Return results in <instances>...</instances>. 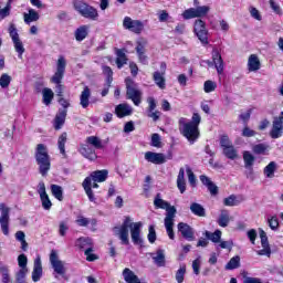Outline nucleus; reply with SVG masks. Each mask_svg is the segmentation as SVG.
I'll return each mask as SVG.
<instances>
[{
	"mask_svg": "<svg viewBox=\"0 0 283 283\" xmlns=\"http://www.w3.org/2000/svg\"><path fill=\"white\" fill-rule=\"evenodd\" d=\"M75 224H77V227H90V224L92 227H96L97 221L96 219H90V218H85L84 216H77L75 220Z\"/></svg>",
	"mask_w": 283,
	"mask_h": 283,
	"instance_id": "7c9ffc66",
	"label": "nucleus"
},
{
	"mask_svg": "<svg viewBox=\"0 0 283 283\" xmlns=\"http://www.w3.org/2000/svg\"><path fill=\"white\" fill-rule=\"evenodd\" d=\"M75 247H77V249H92V239L80 238L75 241Z\"/></svg>",
	"mask_w": 283,
	"mask_h": 283,
	"instance_id": "a19ab883",
	"label": "nucleus"
},
{
	"mask_svg": "<svg viewBox=\"0 0 283 283\" xmlns=\"http://www.w3.org/2000/svg\"><path fill=\"white\" fill-rule=\"evenodd\" d=\"M154 81L160 90H165V73L155 72L154 73Z\"/></svg>",
	"mask_w": 283,
	"mask_h": 283,
	"instance_id": "603ef678",
	"label": "nucleus"
},
{
	"mask_svg": "<svg viewBox=\"0 0 283 283\" xmlns=\"http://www.w3.org/2000/svg\"><path fill=\"white\" fill-rule=\"evenodd\" d=\"M177 188L180 193H185L187 191V181L185 180V168L179 169V174L177 176Z\"/></svg>",
	"mask_w": 283,
	"mask_h": 283,
	"instance_id": "cd10ccee",
	"label": "nucleus"
},
{
	"mask_svg": "<svg viewBox=\"0 0 283 283\" xmlns=\"http://www.w3.org/2000/svg\"><path fill=\"white\" fill-rule=\"evenodd\" d=\"M153 260L157 266H165V250H157V252L153 254Z\"/></svg>",
	"mask_w": 283,
	"mask_h": 283,
	"instance_id": "c9c22d12",
	"label": "nucleus"
},
{
	"mask_svg": "<svg viewBox=\"0 0 283 283\" xmlns=\"http://www.w3.org/2000/svg\"><path fill=\"white\" fill-rule=\"evenodd\" d=\"M178 231L181 233L182 238L188 240V242H193L196 240V237L193 235V229L191 226L180 222L177 226Z\"/></svg>",
	"mask_w": 283,
	"mask_h": 283,
	"instance_id": "f3484780",
	"label": "nucleus"
},
{
	"mask_svg": "<svg viewBox=\"0 0 283 283\" xmlns=\"http://www.w3.org/2000/svg\"><path fill=\"white\" fill-rule=\"evenodd\" d=\"M275 171H277V164L275 161H271L263 169V174H264L265 178H275Z\"/></svg>",
	"mask_w": 283,
	"mask_h": 283,
	"instance_id": "72a5a7b5",
	"label": "nucleus"
},
{
	"mask_svg": "<svg viewBox=\"0 0 283 283\" xmlns=\"http://www.w3.org/2000/svg\"><path fill=\"white\" fill-rule=\"evenodd\" d=\"M176 217H174L172 212H170L168 214V217L165 218V228H166V231H167L170 240H174V238H175V234H174V219Z\"/></svg>",
	"mask_w": 283,
	"mask_h": 283,
	"instance_id": "a878e982",
	"label": "nucleus"
},
{
	"mask_svg": "<svg viewBox=\"0 0 283 283\" xmlns=\"http://www.w3.org/2000/svg\"><path fill=\"white\" fill-rule=\"evenodd\" d=\"M42 98L44 105H50L54 99V92L52 91V88H43Z\"/></svg>",
	"mask_w": 283,
	"mask_h": 283,
	"instance_id": "79ce46f5",
	"label": "nucleus"
},
{
	"mask_svg": "<svg viewBox=\"0 0 283 283\" xmlns=\"http://www.w3.org/2000/svg\"><path fill=\"white\" fill-rule=\"evenodd\" d=\"M40 200L42 202V208L45 211H50L52 209V201L50 200V196L42 195V197H40Z\"/></svg>",
	"mask_w": 283,
	"mask_h": 283,
	"instance_id": "4d7b16f0",
	"label": "nucleus"
},
{
	"mask_svg": "<svg viewBox=\"0 0 283 283\" xmlns=\"http://www.w3.org/2000/svg\"><path fill=\"white\" fill-rule=\"evenodd\" d=\"M223 155L226 158H229V160H235V158H238V149H235L233 145L229 146L223 149Z\"/></svg>",
	"mask_w": 283,
	"mask_h": 283,
	"instance_id": "a18cd8bd",
	"label": "nucleus"
},
{
	"mask_svg": "<svg viewBox=\"0 0 283 283\" xmlns=\"http://www.w3.org/2000/svg\"><path fill=\"white\" fill-rule=\"evenodd\" d=\"M0 227L3 235H10V207L0 203Z\"/></svg>",
	"mask_w": 283,
	"mask_h": 283,
	"instance_id": "1a4fd4ad",
	"label": "nucleus"
},
{
	"mask_svg": "<svg viewBox=\"0 0 283 283\" xmlns=\"http://www.w3.org/2000/svg\"><path fill=\"white\" fill-rule=\"evenodd\" d=\"M136 52L140 63H144L145 65L147 63V56L145 55V42H137Z\"/></svg>",
	"mask_w": 283,
	"mask_h": 283,
	"instance_id": "ea45409f",
	"label": "nucleus"
},
{
	"mask_svg": "<svg viewBox=\"0 0 283 283\" xmlns=\"http://www.w3.org/2000/svg\"><path fill=\"white\" fill-rule=\"evenodd\" d=\"M123 277L127 283H143L140 279L129 268L124 269Z\"/></svg>",
	"mask_w": 283,
	"mask_h": 283,
	"instance_id": "bb28decb",
	"label": "nucleus"
},
{
	"mask_svg": "<svg viewBox=\"0 0 283 283\" xmlns=\"http://www.w3.org/2000/svg\"><path fill=\"white\" fill-rule=\"evenodd\" d=\"M124 30L134 32V34H140L145 30V24L140 20H134L130 17H125L123 20Z\"/></svg>",
	"mask_w": 283,
	"mask_h": 283,
	"instance_id": "9b49d317",
	"label": "nucleus"
},
{
	"mask_svg": "<svg viewBox=\"0 0 283 283\" xmlns=\"http://www.w3.org/2000/svg\"><path fill=\"white\" fill-rule=\"evenodd\" d=\"M154 205L157 209H165L167 211L166 218L169 216V213H172V218H176V207L169 205V202L163 200L160 198V195H157V197L154 200Z\"/></svg>",
	"mask_w": 283,
	"mask_h": 283,
	"instance_id": "dca6fc26",
	"label": "nucleus"
},
{
	"mask_svg": "<svg viewBox=\"0 0 283 283\" xmlns=\"http://www.w3.org/2000/svg\"><path fill=\"white\" fill-rule=\"evenodd\" d=\"M133 109L128 104H119L115 108V114L118 118H125V116H130Z\"/></svg>",
	"mask_w": 283,
	"mask_h": 283,
	"instance_id": "393cba45",
	"label": "nucleus"
},
{
	"mask_svg": "<svg viewBox=\"0 0 283 283\" xmlns=\"http://www.w3.org/2000/svg\"><path fill=\"white\" fill-rule=\"evenodd\" d=\"M125 84H126L127 98L133 101L134 105L136 106L140 105L142 98H143V92L138 90V84H136V82H134V80L129 77L125 80Z\"/></svg>",
	"mask_w": 283,
	"mask_h": 283,
	"instance_id": "423d86ee",
	"label": "nucleus"
},
{
	"mask_svg": "<svg viewBox=\"0 0 283 283\" xmlns=\"http://www.w3.org/2000/svg\"><path fill=\"white\" fill-rule=\"evenodd\" d=\"M50 263L52 269L54 270V273L57 275H64L66 270H65V262L61 261L59 259V253L56 250H52L50 253Z\"/></svg>",
	"mask_w": 283,
	"mask_h": 283,
	"instance_id": "f8f14e48",
	"label": "nucleus"
},
{
	"mask_svg": "<svg viewBox=\"0 0 283 283\" xmlns=\"http://www.w3.org/2000/svg\"><path fill=\"white\" fill-rule=\"evenodd\" d=\"M249 12L252 19H255L256 21H262V13H260V10H258V8L250 7Z\"/></svg>",
	"mask_w": 283,
	"mask_h": 283,
	"instance_id": "052dcab7",
	"label": "nucleus"
},
{
	"mask_svg": "<svg viewBox=\"0 0 283 283\" xmlns=\"http://www.w3.org/2000/svg\"><path fill=\"white\" fill-rule=\"evenodd\" d=\"M27 275H28V269L20 268V270L15 273L17 282L25 281Z\"/></svg>",
	"mask_w": 283,
	"mask_h": 283,
	"instance_id": "680f3d73",
	"label": "nucleus"
},
{
	"mask_svg": "<svg viewBox=\"0 0 283 283\" xmlns=\"http://www.w3.org/2000/svg\"><path fill=\"white\" fill-rule=\"evenodd\" d=\"M217 222L219 227H229V223L231 222V214L229 213V211L222 210Z\"/></svg>",
	"mask_w": 283,
	"mask_h": 283,
	"instance_id": "473e14b6",
	"label": "nucleus"
},
{
	"mask_svg": "<svg viewBox=\"0 0 283 283\" xmlns=\"http://www.w3.org/2000/svg\"><path fill=\"white\" fill-rule=\"evenodd\" d=\"M18 264L20 269H28V256H25V254H20L18 256Z\"/></svg>",
	"mask_w": 283,
	"mask_h": 283,
	"instance_id": "338daca9",
	"label": "nucleus"
},
{
	"mask_svg": "<svg viewBox=\"0 0 283 283\" xmlns=\"http://www.w3.org/2000/svg\"><path fill=\"white\" fill-rule=\"evenodd\" d=\"M212 61L218 74H222L224 72V62L222 61V55L218 49L212 50Z\"/></svg>",
	"mask_w": 283,
	"mask_h": 283,
	"instance_id": "6ab92c4d",
	"label": "nucleus"
},
{
	"mask_svg": "<svg viewBox=\"0 0 283 283\" xmlns=\"http://www.w3.org/2000/svg\"><path fill=\"white\" fill-rule=\"evenodd\" d=\"M86 143L95 147V149H103V142L96 136H90L86 138Z\"/></svg>",
	"mask_w": 283,
	"mask_h": 283,
	"instance_id": "8fccbe9b",
	"label": "nucleus"
},
{
	"mask_svg": "<svg viewBox=\"0 0 283 283\" xmlns=\"http://www.w3.org/2000/svg\"><path fill=\"white\" fill-rule=\"evenodd\" d=\"M144 158L146 163H151V165H165L167 163V157L163 153L146 151Z\"/></svg>",
	"mask_w": 283,
	"mask_h": 283,
	"instance_id": "4468645a",
	"label": "nucleus"
},
{
	"mask_svg": "<svg viewBox=\"0 0 283 283\" xmlns=\"http://www.w3.org/2000/svg\"><path fill=\"white\" fill-rule=\"evenodd\" d=\"M240 268V258L233 256L226 265L227 271H233V269H239Z\"/></svg>",
	"mask_w": 283,
	"mask_h": 283,
	"instance_id": "864d4df0",
	"label": "nucleus"
},
{
	"mask_svg": "<svg viewBox=\"0 0 283 283\" xmlns=\"http://www.w3.org/2000/svg\"><path fill=\"white\" fill-rule=\"evenodd\" d=\"M220 145H221L222 149H227L228 147L233 146V143H231L229 135H221Z\"/></svg>",
	"mask_w": 283,
	"mask_h": 283,
	"instance_id": "13d9d810",
	"label": "nucleus"
},
{
	"mask_svg": "<svg viewBox=\"0 0 283 283\" xmlns=\"http://www.w3.org/2000/svg\"><path fill=\"white\" fill-rule=\"evenodd\" d=\"M283 134V124L280 123V120L274 119L272 123V128L270 130V136L274 139L282 138Z\"/></svg>",
	"mask_w": 283,
	"mask_h": 283,
	"instance_id": "5701e85b",
	"label": "nucleus"
},
{
	"mask_svg": "<svg viewBox=\"0 0 283 283\" xmlns=\"http://www.w3.org/2000/svg\"><path fill=\"white\" fill-rule=\"evenodd\" d=\"M66 65L67 61L64 56L60 55L56 62V72L51 78L52 83H55V85L61 84V81H63V75L65 74Z\"/></svg>",
	"mask_w": 283,
	"mask_h": 283,
	"instance_id": "ddd939ff",
	"label": "nucleus"
},
{
	"mask_svg": "<svg viewBox=\"0 0 283 283\" xmlns=\"http://www.w3.org/2000/svg\"><path fill=\"white\" fill-rule=\"evenodd\" d=\"M92 97V90L88 86H84L83 91L80 94V105L83 109L90 107V98Z\"/></svg>",
	"mask_w": 283,
	"mask_h": 283,
	"instance_id": "aec40b11",
	"label": "nucleus"
},
{
	"mask_svg": "<svg viewBox=\"0 0 283 283\" xmlns=\"http://www.w3.org/2000/svg\"><path fill=\"white\" fill-rule=\"evenodd\" d=\"M67 116V112L61 111L54 119V127L55 129H61L63 125H65V117Z\"/></svg>",
	"mask_w": 283,
	"mask_h": 283,
	"instance_id": "e433bc0d",
	"label": "nucleus"
},
{
	"mask_svg": "<svg viewBox=\"0 0 283 283\" xmlns=\"http://www.w3.org/2000/svg\"><path fill=\"white\" fill-rule=\"evenodd\" d=\"M87 34H90V25L87 24L78 27L74 32L76 41H85V39H87Z\"/></svg>",
	"mask_w": 283,
	"mask_h": 283,
	"instance_id": "b1692460",
	"label": "nucleus"
},
{
	"mask_svg": "<svg viewBox=\"0 0 283 283\" xmlns=\"http://www.w3.org/2000/svg\"><path fill=\"white\" fill-rule=\"evenodd\" d=\"M261 239V250L256 251L258 255H265V258H271V245L269 244V237H266V232L264 230L260 231Z\"/></svg>",
	"mask_w": 283,
	"mask_h": 283,
	"instance_id": "2eb2a0df",
	"label": "nucleus"
},
{
	"mask_svg": "<svg viewBox=\"0 0 283 283\" xmlns=\"http://www.w3.org/2000/svg\"><path fill=\"white\" fill-rule=\"evenodd\" d=\"M73 8L81 14V17H84V19H90L91 21H96V19H98V10L83 0H74Z\"/></svg>",
	"mask_w": 283,
	"mask_h": 283,
	"instance_id": "39448f33",
	"label": "nucleus"
},
{
	"mask_svg": "<svg viewBox=\"0 0 283 283\" xmlns=\"http://www.w3.org/2000/svg\"><path fill=\"white\" fill-rule=\"evenodd\" d=\"M129 231L133 242L135 244H140L143 242V238L140 237L143 222H134L132 218L125 217L123 224L114 228L115 235L119 238L122 244L126 245L129 244Z\"/></svg>",
	"mask_w": 283,
	"mask_h": 283,
	"instance_id": "f257e3e1",
	"label": "nucleus"
},
{
	"mask_svg": "<svg viewBox=\"0 0 283 283\" xmlns=\"http://www.w3.org/2000/svg\"><path fill=\"white\" fill-rule=\"evenodd\" d=\"M262 67L260 62V57L256 54H251L248 59V71L249 72H258Z\"/></svg>",
	"mask_w": 283,
	"mask_h": 283,
	"instance_id": "412c9836",
	"label": "nucleus"
},
{
	"mask_svg": "<svg viewBox=\"0 0 283 283\" xmlns=\"http://www.w3.org/2000/svg\"><path fill=\"white\" fill-rule=\"evenodd\" d=\"M0 273L2 275V283H12L10 279V269L8 265L0 262Z\"/></svg>",
	"mask_w": 283,
	"mask_h": 283,
	"instance_id": "4c0bfd02",
	"label": "nucleus"
},
{
	"mask_svg": "<svg viewBox=\"0 0 283 283\" xmlns=\"http://www.w3.org/2000/svg\"><path fill=\"white\" fill-rule=\"evenodd\" d=\"M211 8L209 6H201L197 8H190L182 12V18L186 20L189 19H202V17H207Z\"/></svg>",
	"mask_w": 283,
	"mask_h": 283,
	"instance_id": "9d476101",
	"label": "nucleus"
},
{
	"mask_svg": "<svg viewBox=\"0 0 283 283\" xmlns=\"http://www.w3.org/2000/svg\"><path fill=\"white\" fill-rule=\"evenodd\" d=\"M186 174L188 176V182L192 186L196 187V175L193 174V170L189 166L186 167Z\"/></svg>",
	"mask_w": 283,
	"mask_h": 283,
	"instance_id": "bf43d9fd",
	"label": "nucleus"
},
{
	"mask_svg": "<svg viewBox=\"0 0 283 283\" xmlns=\"http://www.w3.org/2000/svg\"><path fill=\"white\" fill-rule=\"evenodd\" d=\"M269 3L274 14L282 15V8L276 3L275 0H270Z\"/></svg>",
	"mask_w": 283,
	"mask_h": 283,
	"instance_id": "0e129e2a",
	"label": "nucleus"
},
{
	"mask_svg": "<svg viewBox=\"0 0 283 283\" xmlns=\"http://www.w3.org/2000/svg\"><path fill=\"white\" fill-rule=\"evenodd\" d=\"M23 19H24V23H27V25H30V23H34L39 21L40 15H39V12H36V10L29 9V12L23 14Z\"/></svg>",
	"mask_w": 283,
	"mask_h": 283,
	"instance_id": "c756f323",
	"label": "nucleus"
},
{
	"mask_svg": "<svg viewBox=\"0 0 283 283\" xmlns=\"http://www.w3.org/2000/svg\"><path fill=\"white\" fill-rule=\"evenodd\" d=\"M266 222L272 231H277L280 229V220L277 219V216L268 217Z\"/></svg>",
	"mask_w": 283,
	"mask_h": 283,
	"instance_id": "de8ad7c7",
	"label": "nucleus"
},
{
	"mask_svg": "<svg viewBox=\"0 0 283 283\" xmlns=\"http://www.w3.org/2000/svg\"><path fill=\"white\" fill-rule=\"evenodd\" d=\"M80 154L87 158L88 160H96V151L87 145H83L80 148Z\"/></svg>",
	"mask_w": 283,
	"mask_h": 283,
	"instance_id": "c85d7f7f",
	"label": "nucleus"
},
{
	"mask_svg": "<svg viewBox=\"0 0 283 283\" xmlns=\"http://www.w3.org/2000/svg\"><path fill=\"white\" fill-rule=\"evenodd\" d=\"M65 143H67V133H62L57 139V147L62 156H65Z\"/></svg>",
	"mask_w": 283,
	"mask_h": 283,
	"instance_id": "49530a36",
	"label": "nucleus"
},
{
	"mask_svg": "<svg viewBox=\"0 0 283 283\" xmlns=\"http://www.w3.org/2000/svg\"><path fill=\"white\" fill-rule=\"evenodd\" d=\"M216 90H218V83L208 80L203 83V92L206 94H211V92H216Z\"/></svg>",
	"mask_w": 283,
	"mask_h": 283,
	"instance_id": "09e8293b",
	"label": "nucleus"
},
{
	"mask_svg": "<svg viewBox=\"0 0 283 283\" xmlns=\"http://www.w3.org/2000/svg\"><path fill=\"white\" fill-rule=\"evenodd\" d=\"M10 83H12V77L8 75V73L0 76V87L6 90L7 87H10Z\"/></svg>",
	"mask_w": 283,
	"mask_h": 283,
	"instance_id": "6e6d98bb",
	"label": "nucleus"
},
{
	"mask_svg": "<svg viewBox=\"0 0 283 283\" xmlns=\"http://www.w3.org/2000/svg\"><path fill=\"white\" fill-rule=\"evenodd\" d=\"M243 163L247 168H249V167L252 168L253 164L255 163V156H253V154H251V151L244 150L243 151Z\"/></svg>",
	"mask_w": 283,
	"mask_h": 283,
	"instance_id": "37998d69",
	"label": "nucleus"
},
{
	"mask_svg": "<svg viewBox=\"0 0 283 283\" xmlns=\"http://www.w3.org/2000/svg\"><path fill=\"white\" fill-rule=\"evenodd\" d=\"M160 145H161V142H160V135H158V134H153V136H151V146L153 147H160Z\"/></svg>",
	"mask_w": 283,
	"mask_h": 283,
	"instance_id": "774afa93",
	"label": "nucleus"
},
{
	"mask_svg": "<svg viewBox=\"0 0 283 283\" xmlns=\"http://www.w3.org/2000/svg\"><path fill=\"white\" fill-rule=\"evenodd\" d=\"M9 34L11 36L13 48L18 53V57L23 59V54L25 53V46H23V41H21V38L19 36V32L17 31V27H14V24H10Z\"/></svg>",
	"mask_w": 283,
	"mask_h": 283,
	"instance_id": "6e6552de",
	"label": "nucleus"
},
{
	"mask_svg": "<svg viewBox=\"0 0 283 283\" xmlns=\"http://www.w3.org/2000/svg\"><path fill=\"white\" fill-rule=\"evenodd\" d=\"M190 211L195 216H198L199 218H205V208L200 203H191Z\"/></svg>",
	"mask_w": 283,
	"mask_h": 283,
	"instance_id": "c03bdc74",
	"label": "nucleus"
},
{
	"mask_svg": "<svg viewBox=\"0 0 283 283\" xmlns=\"http://www.w3.org/2000/svg\"><path fill=\"white\" fill-rule=\"evenodd\" d=\"M205 235L210 242H213L214 244H218L220 240H222V231L216 230L214 232L206 231Z\"/></svg>",
	"mask_w": 283,
	"mask_h": 283,
	"instance_id": "f704fd0d",
	"label": "nucleus"
},
{
	"mask_svg": "<svg viewBox=\"0 0 283 283\" xmlns=\"http://www.w3.org/2000/svg\"><path fill=\"white\" fill-rule=\"evenodd\" d=\"M35 160L39 166V171L41 176H48L52 164L50 161V154H48V146L43 144H39L35 150Z\"/></svg>",
	"mask_w": 283,
	"mask_h": 283,
	"instance_id": "20e7f679",
	"label": "nucleus"
},
{
	"mask_svg": "<svg viewBox=\"0 0 283 283\" xmlns=\"http://www.w3.org/2000/svg\"><path fill=\"white\" fill-rule=\"evenodd\" d=\"M107 174V170H96L84 179L82 187L91 202H96V197H94V191L92 190V182H105Z\"/></svg>",
	"mask_w": 283,
	"mask_h": 283,
	"instance_id": "7ed1b4c3",
	"label": "nucleus"
},
{
	"mask_svg": "<svg viewBox=\"0 0 283 283\" xmlns=\"http://www.w3.org/2000/svg\"><path fill=\"white\" fill-rule=\"evenodd\" d=\"M193 33L202 45H209V30H207V23H205V21L200 19L195 21Z\"/></svg>",
	"mask_w": 283,
	"mask_h": 283,
	"instance_id": "0eeeda50",
	"label": "nucleus"
},
{
	"mask_svg": "<svg viewBox=\"0 0 283 283\" xmlns=\"http://www.w3.org/2000/svg\"><path fill=\"white\" fill-rule=\"evenodd\" d=\"M116 65L118 67V70H120V67H123V65L127 64V55H125V51L124 50H117L116 51Z\"/></svg>",
	"mask_w": 283,
	"mask_h": 283,
	"instance_id": "58836bf2",
	"label": "nucleus"
},
{
	"mask_svg": "<svg viewBox=\"0 0 283 283\" xmlns=\"http://www.w3.org/2000/svg\"><path fill=\"white\" fill-rule=\"evenodd\" d=\"M43 277V265L41 263V256L38 255L34 260L32 280L33 282H39Z\"/></svg>",
	"mask_w": 283,
	"mask_h": 283,
	"instance_id": "a211bd4d",
	"label": "nucleus"
},
{
	"mask_svg": "<svg viewBox=\"0 0 283 283\" xmlns=\"http://www.w3.org/2000/svg\"><path fill=\"white\" fill-rule=\"evenodd\" d=\"M148 241L150 244H154L156 242V228L154 226H149L148 228Z\"/></svg>",
	"mask_w": 283,
	"mask_h": 283,
	"instance_id": "69168bd1",
	"label": "nucleus"
},
{
	"mask_svg": "<svg viewBox=\"0 0 283 283\" xmlns=\"http://www.w3.org/2000/svg\"><path fill=\"white\" fill-rule=\"evenodd\" d=\"M199 179L202 185H205V187H207V189L210 191L211 196H218V186H216V184H213L209 177L201 175Z\"/></svg>",
	"mask_w": 283,
	"mask_h": 283,
	"instance_id": "4be33fe9",
	"label": "nucleus"
},
{
	"mask_svg": "<svg viewBox=\"0 0 283 283\" xmlns=\"http://www.w3.org/2000/svg\"><path fill=\"white\" fill-rule=\"evenodd\" d=\"M185 273H187V265H180L176 272V281L178 283L185 282Z\"/></svg>",
	"mask_w": 283,
	"mask_h": 283,
	"instance_id": "5fc2aeb1",
	"label": "nucleus"
},
{
	"mask_svg": "<svg viewBox=\"0 0 283 283\" xmlns=\"http://www.w3.org/2000/svg\"><path fill=\"white\" fill-rule=\"evenodd\" d=\"M269 149H271V147L268 144H256L252 146L253 154H256L258 156H266Z\"/></svg>",
	"mask_w": 283,
	"mask_h": 283,
	"instance_id": "2f4dec72",
	"label": "nucleus"
},
{
	"mask_svg": "<svg viewBox=\"0 0 283 283\" xmlns=\"http://www.w3.org/2000/svg\"><path fill=\"white\" fill-rule=\"evenodd\" d=\"M51 193L56 200H63V188L59 185H51Z\"/></svg>",
	"mask_w": 283,
	"mask_h": 283,
	"instance_id": "3c124183",
	"label": "nucleus"
},
{
	"mask_svg": "<svg viewBox=\"0 0 283 283\" xmlns=\"http://www.w3.org/2000/svg\"><path fill=\"white\" fill-rule=\"evenodd\" d=\"M202 265V261L200 258H197L195 261H192V270L195 275H200V266Z\"/></svg>",
	"mask_w": 283,
	"mask_h": 283,
	"instance_id": "e2e57ef3",
	"label": "nucleus"
},
{
	"mask_svg": "<svg viewBox=\"0 0 283 283\" xmlns=\"http://www.w3.org/2000/svg\"><path fill=\"white\" fill-rule=\"evenodd\" d=\"M201 120L202 118L198 113H193L191 122H186L185 118L179 120L181 134L185 136V138H187L190 145H193V143L200 138V129L198 126L200 125Z\"/></svg>",
	"mask_w": 283,
	"mask_h": 283,
	"instance_id": "f03ea898",
	"label": "nucleus"
}]
</instances>
